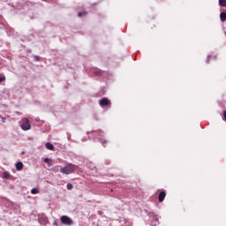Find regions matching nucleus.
I'll list each match as a JSON object with an SVG mask.
<instances>
[{
  "mask_svg": "<svg viewBox=\"0 0 226 226\" xmlns=\"http://www.w3.org/2000/svg\"><path fill=\"white\" fill-rule=\"evenodd\" d=\"M77 169H79V166L72 163H67L64 168L60 169V172L68 176L70 174H73Z\"/></svg>",
  "mask_w": 226,
  "mask_h": 226,
  "instance_id": "f257e3e1",
  "label": "nucleus"
},
{
  "mask_svg": "<svg viewBox=\"0 0 226 226\" xmlns=\"http://www.w3.org/2000/svg\"><path fill=\"white\" fill-rule=\"evenodd\" d=\"M21 129L24 130V132H27L28 130H31V122H29V119L22 118Z\"/></svg>",
  "mask_w": 226,
  "mask_h": 226,
  "instance_id": "f03ea898",
  "label": "nucleus"
},
{
  "mask_svg": "<svg viewBox=\"0 0 226 226\" xmlns=\"http://www.w3.org/2000/svg\"><path fill=\"white\" fill-rule=\"evenodd\" d=\"M61 223H63V225H72L73 223V221L72 220V218L68 217L67 215H63L60 218Z\"/></svg>",
  "mask_w": 226,
  "mask_h": 226,
  "instance_id": "7ed1b4c3",
  "label": "nucleus"
},
{
  "mask_svg": "<svg viewBox=\"0 0 226 226\" xmlns=\"http://www.w3.org/2000/svg\"><path fill=\"white\" fill-rule=\"evenodd\" d=\"M99 105L101 107H107V106L110 105V102L109 101V99L107 97H104L100 100Z\"/></svg>",
  "mask_w": 226,
  "mask_h": 226,
  "instance_id": "20e7f679",
  "label": "nucleus"
},
{
  "mask_svg": "<svg viewBox=\"0 0 226 226\" xmlns=\"http://www.w3.org/2000/svg\"><path fill=\"white\" fill-rule=\"evenodd\" d=\"M166 197H167V192H165V191H162L159 193V197H158L159 202H163V200H165Z\"/></svg>",
  "mask_w": 226,
  "mask_h": 226,
  "instance_id": "39448f33",
  "label": "nucleus"
},
{
  "mask_svg": "<svg viewBox=\"0 0 226 226\" xmlns=\"http://www.w3.org/2000/svg\"><path fill=\"white\" fill-rule=\"evenodd\" d=\"M24 169V163L22 162H19L16 163V170H22Z\"/></svg>",
  "mask_w": 226,
  "mask_h": 226,
  "instance_id": "423d86ee",
  "label": "nucleus"
},
{
  "mask_svg": "<svg viewBox=\"0 0 226 226\" xmlns=\"http://www.w3.org/2000/svg\"><path fill=\"white\" fill-rule=\"evenodd\" d=\"M94 75H95L96 77H100L101 75H103V71L97 69L94 72Z\"/></svg>",
  "mask_w": 226,
  "mask_h": 226,
  "instance_id": "0eeeda50",
  "label": "nucleus"
},
{
  "mask_svg": "<svg viewBox=\"0 0 226 226\" xmlns=\"http://www.w3.org/2000/svg\"><path fill=\"white\" fill-rule=\"evenodd\" d=\"M46 148L49 149V151H54V145L52 143H46Z\"/></svg>",
  "mask_w": 226,
  "mask_h": 226,
  "instance_id": "6e6552de",
  "label": "nucleus"
},
{
  "mask_svg": "<svg viewBox=\"0 0 226 226\" xmlns=\"http://www.w3.org/2000/svg\"><path fill=\"white\" fill-rule=\"evenodd\" d=\"M220 19H221V22H225V20H226V12H221Z\"/></svg>",
  "mask_w": 226,
  "mask_h": 226,
  "instance_id": "1a4fd4ad",
  "label": "nucleus"
},
{
  "mask_svg": "<svg viewBox=\"0 0 226 226\" xmlns=\"http://www.w3.org/2000/svg\"><path fill=\"white\" fill-rule=\"evenodd\" d=\"M219 6L226 7V0H219Z\"/></svg>",
  "mask_w": 226,
  "mask_h": 226,
  "instance_id": "9d476101",
  "label": "nucleus"
},
{
  "mask_svg": "<svg viewBox=\"0 0 226 226\" xmlns=\"http://www.w3.org/2000/svg\"><path fill=\"white\" fill-rule=\"evenodd\" d=\"M86 15H87V11H86L78 13V17H86Z\"/></svg>",
  "mask_w": 226,
  "mask_h": 226,
  "instance_id": "9b49d317",
  "label": "nucleus"
},
{
  "mask_svg": "<svg viewBox=\"0 0 226 226\" xmlns=\"http://www.w3.org/2000/svg\"><path fill=\"white\" fill-rule=\"evenodd\" d=\"M40 192V191L38 190V188H33L32 190H31V193L33 194V195H36V193H39Z\"/></svg>",
  "mask_w": 226,
  "mask_h": 226,
  "instance_id": "f8f14e48",
  "label": "nucleus"
},
{
  "mask_svg": "<svg viewBox=\"0 0 226 226\" xmlns=\"http://www.w3.org/2000/svg\"><path fill=\"white\" fill-rule=\"evenodd\" d=\"M44 163H48V167H52V164L50 163V159L49 158L44 159Z\"/></svg>",
  "mask_w": 226,
  "mask_h": 226,
  "instance_id": "ddd939ff",
  "label": "nucleus"
},
{
  "mask_svg": "<svg viewBox=\"0 0 226 226\" xmlns=\"http://www.w3.org/2000/svg\"><path fill=\"white\" fill-rule=\"evenodd\" d=\"M4 177L5 179H8V177H10V172H8V171L4 172Z\"/></svg>",
  "mask_w": 226,
  "mask_h": 226,
  "instance_id": "4468645a",
  "label": "nucleus"
},
{
  "mask_svg": "<svg viewBox=\"0 0 226 226\" xmlns=\"http://www.w3.org/2000/svg\"><path fill=\"white\" fill-rule=\"evenodd\" d=\"M4 80H6V77L0 74V82H4Z\"/></svg>",
  "mask_w": 226,
  "mask_h": 226,
  "instance_id": "2eb2a0df",
  "label": "nucleus"
},
{
  "mask_svg": "<svg viewBox=\"0 0 226 226\" xmlns=\"http://www.w3.org/2000/svg\"><path fill=\"white\" fill-rule=\"evenodd\" d=\"M67 190H73V185L71 183L67 184Z\"/></svg>",
  "mask_w": 226,
  "mask_h": 226,
  "instance_id": "dca6fc26",
  "label": "nucleus"
},
{
  "mask_svg": "<svg viewBox=\"0 0 226 226\" xmlns=\"http://www.w3.org/2000/svg\"><path fill=\"white\" fill-rule=\"evenodd\" d=\"M209 61H211V56H207V63L209 64Z\"/></svg>",
  "mask_w": 226,
  "mask_h": 226,
  "instance_id": "f3484780",
  "label": "nucleus"
},
{
  "mask_svg": "<svg viewBox=\"0 0 226 226\" xmlns=\"http://www.w3.org/2000/svg\"><path fill=\"white\" fill-rule=\"evenodd\" d=\"M2 123H6V118L2 117Z\"/></svg>",
  "mask_w": 226,
  "mask_h": 226,
  "instance_id": "a211bd4d",
  "label": "nucleus"
},
{
  "mask_svg": "<svg viewBox=\"0 0 226 226\" xmlns=\"http://www.w3.org/2000/svg\"><path fill=\"white\" fill-rule=\"evenodd\" d=\"M35 121H36L37 123H39V121H40V118H36V119H35Z\"/></svg>",
  "mask_w": 226,
  "mask_h": 226,
  "instance_id": "6ab92c4d",
  "label": "nucleus"
},
{
  "mask_svg": "<svg viewBox=\"0 0 226 226\" xmlns=\"http://www.w3.org/2000/svg\"><path fill=\"white\" fill-rule=\"evenodd\" d=\"M53 170V172H56V170Z\"/></svg>",
  "mask_w": 226,
  "mask_h": 226,
  "instance_id": "aec40b11",
  "label": "nucleus"
},
{
  "mask_svg": "<svg viewBox=\"0 0 226 226\" xmlns=\"http://www.w3.org/2000/svg\"><path fill=\"white\" fill-rule=\"evenodd\" d=\"M53 170V172H56V170Z\"/></svg>",
  "mask_w": 226,
  "mask_h": 226,
  "instance_id": "412c9836",
  "label": "nucleus"
},
{
  "mask_svg": "<svg viewBox=\"0 0 226 226\" xmlns=\"http://www.w3.org/2000/svg\"><path fill=\"white\" fill-rule=\"evenodd\" d=\"M43 1H47V0H43Z\"/></svg>",
  "mask_w": 226,
  "mask_h": 226,
  "instance_id": "4be33fe9",
  "label": "nucleus"
}]
</instances>
